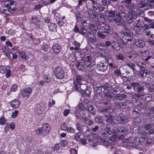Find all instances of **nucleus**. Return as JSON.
<instances>
[{"mask_svg": "<svg viewBox=\"0 0 154 154\" xmlns=\"http://www.w3.org/2000/svg\"><path fill=\"white\" fill-rule=\"evenodd\" d=\"M73 30L75 33H79L86 38H88V42L93 43L96 42L97 39L94 34H92L89 31H88L86 29L82 26L79 28L76 24L73 28Z\"/></svg>", "mask_w": 154, "mask_h": 154, "instance_id": "1", "label": "nucleus"}, {"mask_svg": "<svg viewBox=\"0 0 154 154\" xmlns=\"http://www.w3.org/2000/svg\"><path fill=\"white\" fill-rule=\"evenodd\" d=\"M103 103L105 106L103 105L97 106V107L99 112L109 114L113 112L112 104L110 101L106 98L103 100Z\"/></svg>", "mask_w": 154, "mask_h": 154, "instance_id": "2", "label": "nucleus"}, {"mask_svg": "<svg viewBox=\"0 0 154 154\" xmlns=\"http://www.w3.org/2000/svg\"><path fill=\"white\" fill-rule=\"evenodd\" d=\"M123 145L125 147L130 148L131 147H136L141 144L140 139L139 137L133 138L130 137L128 139H124L122 140Z\"/></svg>", "mask_w": 154, "mask_h": 154, "instance_id": "3", "label": "nucleus"}, {"mask_svg": "<svg viewBox=\"0 0 154 154\" xmlns=\"http://www.w3.org/2000/svg\"><path fill=\"white\" fill-rule=\"evenodd\" d=\"M128 132V130L123 127L121 126L118 127L115 133L110 137L109 140L112 142L117 141L120 139L121 137L125 136Z\"/></svg>", "mask_w": 154, "mask_h": 154, "instance_id": "4", "label": "nucleus"}, {"mask_svg": "<svg viewBox=\"0 0 154 154\" xmlns=\"http://www.w3.org/2000/svg\"><path fill=\"white\" fill-rule=\"evenodd\" d=\"M16 3L15 2H13L11 0L9 1L7 3L5 2L4 5L7 8L3 9L2 12L5 14H12L14 13L16 10Z\"/></svg>", "mask_w": 154, "mask_h": 154, "instance_id": "5", "label": "nucleus"}, {"mask_svg": "<svg viewBox=\"0 0 154 154\" xmlns=\"http://www.w3.org/2000/svg\"><path fill=\"white\" fill-rule=\"evenodd\" d=\"M127 16L126 14L122 11H121L118 14H116V24L119 26L125 25L126 23L123 20L126 19Z\"/></svg>", "mask_w": 154, "mask_h": 154, "instance_id": "6", "label": "nucleus"}, {"mask_svg": "<svg viewBox=\"0 0 154 154\" xmlns=\"http://www.w3.org/2000/svg\"><path fill=\"white\" fill-rule=\"evenodd\" d=\"M83 56L84 63L86 67L90 66L91 69L92 70V67H93V66H91V65H93V60L91 54L89 53L88 52L86 51L84 54Z\"/></svg>", "mask_w": 154, "mask_h": 154, "instance_id": "7", "label": "nucleus"}, {"mask_svg": "<svg viewBox=\"0 0 154 154\" xmlns=\"http://www.w3.org/2000/svg\"><path fill=\"white\" fill-rule=\"evenodd\" d=\"M54 74L58 79H62L65 76L63 69L60 66L56 67L54 69Z\"/></svg>", "mask_w": 154, "mask_h": 154, "instance_id": "8", "label": "nucleus"}, {"mask_svg": "<svg viewBox=\"0 0 154 154\" xmlns=\"http://www.w3.org/2000/svg\"><path fill=\"white\" fill-rule=\"evenodd\" d=\"M122 42L124 45H133L136 43V40L130 36H126L122 38Z\"/></svg>", "mask_w": 154, "mask_h": 154, "instance_id": "9", "label": "nucleus"}, {"mask_svg": "<svg viewBox=\"0 0 154 154\" xmlns=\"http://www.w3.org/2000/svg\"><path fill=\"white\" fill-rule=\"evenodd\" d=\"M92 5V9L94 10H98L100 11H103L105 10V7H102L100 4L97 1L95 0H90Z\"/></svg>", "mask_w": 154, "mask_h": 154, "instance_id": "10", "label": "nucleus"}, {"mask_svg": "<svg viewBox=\"0 0 154 154\" xmlns=\"http://www.w3.org/2000/svg\"><path fill=\"white\" fill-rule=\"evenodd\" d=\"M11 70L10 67L9 66H0V73L6 74V77L8 78L11 76Z\"/></svg>", "mask_w": 154, "mask_h": 154, "instance_id": "11", "label": "nucleus"}, {"mask_svg": "<svg viewBox=\"0 0 154 154\" xmlns=\"http://www.w3.org/2000/svg\"><path fill=\"white\" fill-rule=\"evenodd\" d=\"M129 119L126 116L122 115H118L115 118L116 123L123 124L127 122Z\"/></svg>", "mask_w": 154, "mask_h": 154, "instance_id": "12", "label": "nucleus"}, {"mask_svg": "<svg viewBox=\"0 0 154 154\" xmlns=\"http://www.w3.org/2000/svg\"><path fill=\"white\" fill-rule=\"evenodd\" d=\"M110 46H111V48L113 50H118L119 49V48L117 49L118 48H119V44L113 41H106L105 43V48L109 47Z\"/></svg>", "mask_w": 154, "mask_h": 154, "instance_id": "13", "label": "nucleus"}, {"mask_svg": "<svg viewBox=\"0 0 154 154\" xmlns=\"http://www.w3.org/2000/svg\"><path fill=\"white\" fill-rule=\"evenodd\" d=\"M108 65V63L106 62H100L97 64V68L99 70L103 72L107 69Z\"/></svg>", "mask_w": 154, "mask_h": 154, "instance_id": "14", "label": "nucleus"}, {"mask_svg": "<svg viewBox=\"0 0 154 154\" xmlns=\"http://www.w3.org/2000/svg\"><path fill=\"white\" fill-rule=\"evenodd\" d=\"M114 131L113 130L109 127L105 128L104 131L101 133V134L104 137H107L111 135Z\"/></svg>", "mask_w": 154, "mask_h": 154, "instance_id": "15", "label": "nucleus"}, {"mask_svg": "<svg viewBox=\"0 0 154 154\" xmlns=\"http://www.w3.org/2000/svg\"><path fill=\"white\" fill-rule=\"evenodd\" d=\"M22 95L23 97H28L31 95L32 89L30 87L24 88L22 90Z\"/></svg>", "mask_w": 154, "mask_h": 154, "instance_id": "16", "label": "nucleus"}, {"mask_svg": "<svg viewBox=\"0 0 154 154\" xmlns=\"http://www.w3.org/2000/svg\"><path fill=\"white\" fill-rule=\"evenodd\" d=\"M96 11V10H94L90 8H89L86 11V12L91 18L93 19L97 17V13Z\"/></svg>", "mask_w": 154, "mask_h": 154, "instance_id": "17", "label": "nucleus"}, {"mask_svg": "<svg viewBox=\"0 0 154 154\" xmlns=\"http://www.w3.org/2000/svg\"><path fill=\"white\" fill-rule=\"evenodd\" d=\"M132 0H125L122 1V3H125L126 7L128 9L133 10L135 8L134 5L131 3Z\"/></svg>", "mask_w": 154, "mask_h": 154, "instance_id": "18", "label": "nucleus"}, {"mask_svg": "<svg viewBox=\"0 0 154 154\" xmlns=\"http://www.w3.org/2000/svg\"><path fill=\"white\" fill-rule=\"evenodd\" d=\"M127 97V95L124 93H119L116 94L114 97V101H121L126 99Z\"/></svg>", "mask_w": 154, "mask_h": 154, "instance_id": "19", "label": "nucleus"}, {"mask_svg": "<svg viewBox=\"0 0 154 154\" xmlns=\"http://www.w3.org/2000/svg\"><path fill=\"white\" fill-rule=\"evenodd\" d=\"M128 102L126 100L125 102H120L117 101H114V104L116 106L123 109L125 108L128 104Z\"/></svg>", "mask_w": 154, "mask_h": 154, "instance_id": "20", "label": "nucleus"}, {"mask_svg": "<svg viewBox=\"0 0 154 154\" xmlns=\"http://www.w3.org/2000/svg\"><path fill=\"white\" fill-rule=\"evenodd\" d=\"M103 33H106V34H112L113 33L112 29L109 24H106L105 25L104 28L102 29Z\"/></svg>", "mask_w": 154, "mask_h": 154, "instance_id": "21", "label": "nucleus"}, {"mask_svg": "<svg viewBox=\"0 0 154 154\" xmlns=\"http://www.w3.org/2000/svg\"><path fill=\"white\" fill-rule=\"evenodd\" d=\"M124 91L126 94H132L134 92V90L133 89L131 85H125L123 87Z\"/></svg>", "mask_w": 154, "mask_h": 154, "instance_id": "22", "label": "nucleus"}, {"mask_svg": "<svg viewBox=\"0 0 154 154\" xmlns=\"http://www.w3.org/2000/svg\"><path fill=\"white\" fill-rule=\"evenodd\" d=\"M20 103V102L19 100L17 99H15L11 102L10 104L11 106L13 109H16L19 107Z\"/></svg>", "mask_w": 154, "mask_h": 154, "instance_id": "23", "label": "nucleus"}, {"mask_svg": "<svg viewBox=\"0 0 154 154\" xmlns=\"http://www.w3.org/2000/svg\"><path fill=\"white\" fill-rule=\"evenodd\" d=\"M76 67L81 71H84L85 69V64L83 62H77L75 63Z\"/></svg>", "mask_w": 154, "mask_h": 154, "instance_id": "24", "label": "nucleus"}, {"mask_svg": "<svg viewBox=\"0 0 154 154\" xmlns=\"http://www.w3.org/2000/svg\"><path fill=\"white\" fill-rule=\"evenodd\" d=\"M52 49L53 52L56 54H58L60 51L61 47L60 45L58 44H54L52 46Z\"/></svg>", "mask_w": 154, "mask_h": 154, "instance_id": "25", "label": "nucleus"}, {"mask_svg": "<svg viewBox=\"0 0 154 154\" xmlns=\"http://www.w3.org/2000/svg\"><path fill=\"white\" fill-rule=\"evenodd\" d=\"M150 71L146 69H140L138 72L139 74L141 77H145L150 73Z\"/></svg>", "mask_w": 154, "mask_h": 154, "instance_id": "26", "label": "nucleus"}, {"mask_svg": "<svg viewBox=\"0 0 154 154\" xmlns=\"http://www.w3.org/2000/svg\"><path fill=\"white\" fill-rule=\"evenodd\" d=\"M144 86L147 88L149 92H154V84H150L145 82H143Z\"/></svg>", "mask_w": 154, "mask_h": 154, "instance_id": "27", "label": "nucleus"}, {"mask_svg": "<svg viewBox=\"0 0 154 154\" xmlns=\"http://www.w3.org/2000/svg\"><path fill=\"white\" fill-rule=\"evenodd\" d=\"M108 17L109 18L111 17L110 20H114L116 23V14L114 11H110L108 13Z\"/></svg>", "mask_w": 154, "mask_h": 154, "instance_id": "28", "label": "nucleus"}, {"mask_svg": "<svg viewBox=\"0 0 154 154\" xmlns=\"http://www.w3.org/2000/svg\"><path fill=\"white\" fill-rule=\"evenodd\" d=\"M87 109L90 113L92 114L93 115H95L96 109L92 105L90 104H88L87 106Z\"/></svg>", "mask_w": 154, "mask_h": 154, "instance_id": "29", "label": "nucleus"}, {"mask_svg": "<svg viewBox=\"0 0 154 154\" xmlns=\"http://www.w3.org/2000/svg\"><path fill=\"white\" fill-rule=\"evenodd\" d=\"M145 42L141 39L136 40V43L135 44L136 46L140 48H143L145 45Z\"/></svg>", "mask_w": 154, "mask_h": 154, "instance_id": "30", "label": "nucleus"}, {"mask_svg": "<svg viewBox=\"0 0 154 154\" xmlns=\"http://www.w3.org/2000/svg\"><path fill=\"white\" fill-rule=\"evenodd\" d=\"M42 127L45 134L49 133V130L50 129V125L48 123L44 124L42 125Z\"/></svg>", "mask_w": 154, "mask_h": 154, "instance_id": "31", "label": "nucleus"}, {"mask_svg": "<svg viewBox=\"0 0 154 154\" xmlns=\"http://www.w3.org/2000/svg\"><path fill=\"white\" fill-rule=\"evenodd\" d=\"M132 99V103L133 104H134L135 106H137L140 104V101L139 100L137 97L135 96V94H134L131 96Z\"/></svg>", "mask_w": 154, "mask_h": 154, "instance_id": "32", "label": "nucleus"}, {"mask_svg": "<svg viewBox=\"0 0 154 154\" xmlns=\"http://www.w3.org/2000/svg\"><path fill=\"white\" fill-rule=\"evenodd\" d=\"M76 81L78 83L82 84V82L83 81L85 80V78L83 75H77L75 76Z\"/></svg>", "mask_w": 154, "mask_h": 154, "instance_id": "33", "label": "nucleus"}, {"mask_svg": "<svg viewBox=\"0 0 154 154\" xmlns=\"http://www.w3.org/2000/svg\"><path fill=\"white\" fill-rule=\"evenodd\" d=\"M19 57L24 60H28L29 57L28 54L25 52L22 51L19 53Z\"/></svg>", "mask_w": 154, "mask_h": 154, "instance_id": "34", "label": "nucleus"}, {"mask_svg": "<svg viewBox=\"0 0 154 154\" xmlns=\"http://www.w3.org/2000/svg\"><path fill=\"white\" fill-rule=\"evenodd\" d=\"M103 85H100L94 88L95 92L100 94L104 91V88Z\"/></svg>", "mask_w": 154, "mask_h": 154, "instance_id": "35", "label": "nucleus"}, {"mask_svg": "<svg viewBox=\"0 0 154 154\" xmlns=\"http://www.w3.org/2000/svg\"><path fill=\"white\" fill-rule=\"evenodd\" d=\"M121 91L120 87L118 85H113L111 91L113 93H116L119 92Z\"/></svg>", "mask_w": 154, "mask_h": 154, "instance_id": "36", "label": "nucleus"}, {"mask_svg": "<svg viewBox=\"0 0 154 154\" xmlns=\"http://www.w3.org/2000/svg\"><path fill=\"white\" fill-rule=\"evenodd\" d=\"M82 134H85L87 132H90V130L89 128L86 125L82 126L81 127L79 131Z\"/></svg>", "mask_w": 154, "mask_h": 154, "instance_id": "37", "label": "nucleus"}, {"mask_svg": "<svg viewBox=\"0 0 154 154\" xmlns=\"http://www.w3.org/2000/svg\"><path fill=\"white\" fill-rule=\"evenodd\" d=\"M94 99L96 101H100L102 99V96L100 94L95 92L94 95L93 96Z\"/></svg>", "mask_w": 154, "mask_h": 154, "instance_id": "38", "label": "nucleus"}, {"mask_svg": "<svg viewBox=\"0 0 154 154\" xmlns=\"http://www.w3.org/2000/svg\"><path fill=\"white\" fill-rule=\"evenodd\" d=\"M110 0H101V3L102 6H105V10L108 8L109 5H111Z\"/></svg>", "mask_w": 154, "mask_h": 154, "instance_id": "39", "label": "nucleus"}, {"mask_svg": "<svg viewBox=\"0 0 154 154\" xmlns=\"http://www.w3.org/2000/svg\"><path fill=\"white\" fill-rule=\"evenodd\" d=\"M97 17L98 20L100 23H103L105 22L106 19L103 14H98V15L97 14Z\"/></svg>", "mask_w": 154, "mask_h": 154, "instance_id": "40", "label": "nucleus"}, {"mask_svg": "<svg viewBox=\"0 0 154 154\" xmlns=\"http://www.w3.org/2000/svg\"><path fill=\"white\" fill-rule=\"evenodd\" d=\"M81 85V84H79L76 82L74 81L73 82L72 86L74 89H75L76 91L79 92Z\"/></svg>", "mask_w": 154, "mask_h": 154, "instance_id": "41", "label": "nucleus"}, {"mask_svg": "<svg viewBox=\"0 0 154 154\" xmlns=\"http://www.w3.org/2000/svg\"><path fill=\"white\" fill-rule=\"evenodd\" d=\"M88 88V86L86 84H81L80 86V88H79V92L80 93L82 94H84V91L86 90Z\"/></svg>", "mask_w": 154, "mask_h": 154, "instance_id": "42", "label": "nucleus"}, {"mask_svg": "<svg viewBox=\"0 0 154 154\" xmlns=\"http://www.w3.org/2000/svg\"><path fill=\"white\" fill-rule=\"evenodd\" d=\"M128 15L134 19H135L137 17V13L133 10L129 11Z\"/></svg>", "mask_w": 154, "mask_h": 154, "instance_id": "43", "label": "nucleus"}, {"mask_svg": "<svg viewBox=\"0 0 154 154\" xmlns=\"http://www.w3.org/2000/svg\"><path fill=\"white\" fill-rule=\"evenodd\" d=\"M123 33L126 36H130L131 33L129 29L126 27H124L122 30Z\"/></svg>", "mask_w": 154, "mask_h": 154, "instance_id": "44", "label": "nucleus"}, {"mask_svg": "<svg viewBox=\"0 0 154 154\" xmlns=\"http://www.w3.org/2000/svg\"><path fill=\"white\" fill-rule=\"evenodd\" d=\"M144 20L149 23L150 28L154 29V20H150L147 17H145Z\"/></svg>", "mask_w": 154, "mask_h": 154, "instance_id": "45", "label": "nucleus"}, {"mask_svg": "<svg viewBox=\"0 0 154 154\" xmlns=\"http://www.w3.org/2000/svg\"><path fill=\"white\" fill-rule=\"evenodd\" d=\"M32 22L35 25H38V23L40 21L41 19L39 17H32Z\"/></svg>", "mask_w": 154, "mask_h": 154, "instance_id": "46", "label": "nucleus"}, {"mask_svg": "<svg viewBox=\"0 0 154 154\" xmlns=\"http://www.w3.org/2000/svg\"><path fill=\"white\" fill-rule=\"evenodd\" d=\"M130 85L132 86L133 89L134 90L135 92L140 84L138 82H133L130 83Z\"/></svg>", "mask_w": 154, "mask_h": 154, "instance_id": "47", "label": "nucleus"}, {"mask_svg": "<svg viewBox=\"0 0 154 154\" xmlns=\"http://www.w3.org/2000/svg\"><path fill=\"white\" fill-rule=\"evenodd\" d=\"M35 131L36 132V135H41L42 134L45 135V134L44 131L42 130V127L41 128H38L35 130Z\"/></svg>", "mask_w": 154, "mask_h": 154, "instance_id": "48", "label": "nucleus"}, {"mask_svg": "<svg viewBox=\"0 0 154 154\" xmlns=\"http://www.w3.org/2000/svg\"><path fill=\"white\" fill-rule=\"evenodd\" d=\"M43 80L47 83L50 82L51 81V79L50 75L48 74L46 75H45L43 77Z\"/></svg>", "mask_w": 154, "mask_h": 154, "instance_id": "49", "label": "nucleus"}, {"mask_svg": "<svg viewBox=\"0 0 154 154\" xmlns=\"http://www.w3.org/2000/svg\"><path fill=\"white\" fill-rule=\"evenodd\" d=\"M138 106H139L141 109H143L144 110H146L147 108V103L146 102L142 103L140 102V104H139Z\"/></svg>", "mask_w": 154, "mask_h": 154, "instance_id": "50", "label": "nucleus"}, {"mask_svg": "<svg viewBox=\"0 0 154 154\" xmlns=\"http://www.w3.org/2000/svg\"><path fill=\"white\" fill-rule=\"evenodd\" d=\"M104 95L105 97L109 99H111L114 97L112 93L108 91L105 92L104 93Z\"/></svg>", "mask_w": 154, "mask_h": 154, "instance_id": "51", "label": "nucleus"}, {"mask_svg": "<svg viewBox=\"0 0 154 154\" xmlns=\"http://www.w3.org/2000/svg\"><path fill=\"white\" fill-rule=\"evenodd\" d=\"M100 30L101 31H99L97 33L98 36L102 38H105L106 36L108 35V34H106V33H103L102 30H101V29H100Z\"/></svg>", "mask_w": 154, "mask_h": 154, "instance_id": "52", "label": "nucleus"}, {"mask_svg": "<svg viewBox=\"0 0 154 154\" xmlns=\"http://www.w3.org/2000/svg\"><path fill=\"white\" fill-rule=\"evenodd\" d=\"M136 65L138 66L141 69H145L146 68V65L143 63L141 62H137L136 63Z\"/></svg>", "mask_w": 154, "mask_h": 154, "instance_id": "53", "label": "nucleus"}, {"mask_svg": "<svg viewBox=\"0 0 154 154\" xmlns=\"http://www.w3.org/2000/svg\"><path fill=\"white\" fill-rule=\"evenodd\" d=\"M148 116L150 118L151 124L154 125V113L148 112L147 116Z\"/></svg>", "mask_w": 154, "mask_h": 154, "instance_id": "54", "label": "nucleus"}, {"mask_svg": "<svg viewBox=\"0 0 154 154\" xmlns=\"http://www.w3.org/2000/svg\"><path fill=\"white\" fill-rule=\"evenodd\" d=\"M35 112L38 115L43 113V112L41 110V108L40 105L38 104L37 105Z\"/></svg>", "mask_w": 154, "mask_h": 154, "instance_id": "55", "label": "nucleus"}, {"mask_svg": "<svg viewBox=\"0 0 154 154\" xmlns=\"http://www.w3.org/2000/svg\"><path fill=\"white\" fill-rule=\"evenodd\" d=\"M73 45L75 46V51H77L80 49V44L78 42L75 41L72 43Z\"/></svg>", "mask_w": 154, "mask_h": 154, "instance_id": "56", "label": "nucleus"}, {"mask_svg": "<svg viewBox=\"0 0 154 154\" xmlns=\"http://www.w3.org/2000/svg\"><path fill=\"white\" fill-rule=\"evenodd\" d=\"M111 5L113 7L117 6L119 4V0H110Z\"/></svg>", "mask_w": 154, "mask_h": 154, "instance_id": "57", "label": "nucleus"}, {"mask_svg": "<svg viewBox=\"0 0 154 154\" xmlns=\"http://www.w3.org/2000/svg\"><path fill=\"white\" fill-rule=\"evenodd\" d=\"M104 90H106L107 91H110L112 90V86H111L109 84H106L103 85Z\"/></svg>", "mask_w": 154, "mask_h": 154, "instance_id": "58", "label": "nucleus"}, {"mask_svg": "<svg viewBox=\"0 0 154 154\" xmlns=\"http://www.w3.org/2000/svg\"><path fill=\"white\" fill-rule=\"evenodd\" d=\"M133 122L134 125H137L140 123V119L138 117L134 118L133 119Z\"/></svg>", "mask_w": 154, "mask_h": 154, "instance_id": "59", "label": "nucleus"}, {"mask_svg": "<svg viewBox=\"0 0 154 154\" xmlns=\"http://www.w3.org/2000/svg\"><path fill=\"white\" fill-rule=\"evenodd\" d=\"M2 50L5 56L8 57L9 54L8 48V47H5L2 49Z\"/></svg>", "mask_w": 154, "mask_h": 154, "instance_id": "60", "label": "nucleus"}, {"mask_svg": "<svg viewBox=\"0 0 154 154\" xmlns=\"http://www.w3.org/2000/svg\"><path fill=\"white\" fill-rule=\"evenodd\" d=\"M126 65L131 69L133 72H134V70L135 69L134 67L135 66V65L134 63L129 62V63H127Z\"/></svg>", "mask_w": 154, "mask_h": 154, "instance_id": "61", "label": "nucleus"}, {"mask_svg": "<svg viewBox=\"0 0 154 154\" xmlns=\"http://www.w3.org/2000/svg\"><path fill=\"white\" fill-rule=\"evenodd\" d=\"M151 100V96L149 94H144L143 98V101H149Z\"/></svg>", "mask_w": 154, "mask_h": 154, "instance_id": "62", "label": "nucleus"}, {"mask_svg": "<svg viewBox=\"0 0 154 154\" xmlns=\"http://www.w3.org/2000/svg\"><path fill=\"white\" fill-rule=\"evenodd\" d=\"M116 59L118 60L123 61L124 59V56L121 54H118L116 55Z\"/></svg>", "mask_w": 154, "mask_h": 154, "instance_id": "63", "label": "nucleus"}, {"mask_svg": "<svg viewBox=\"0 0 154 154\" xmlns=\"http://www.w3.org/2000/svg\"><path fill=\"white\" fill-rule=\"evenodd\" d=\"M77 108L79 111H82L85 110V107L82 103H79L77 106Z\"/></svg>", "mask_w": 154, "mask_h": 154, "instance_id": "64", "label": "nucleus"}]
</instances>
